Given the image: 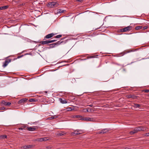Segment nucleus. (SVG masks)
Returning a JSON list of instances; mask_svg holds the SVG:
<instances>
[{
	"label": "nucleus",
	"instance_id": "35",
	"mask_svg": "<svg viewBox=\"0 0 149 149\" xmlns=\"http://www.w3.org/2000/svg\"><path fill=\"white\" fill-rule=\"evenodd\" d=\"M77 1H79L81 2H82L83 1V0H76Z\"/></svg>",
	"mask_w": 149,
	"mask_h": 149
},
{
	"label": "nucleus",
	"instance_id": "40",
	"mask_svg": "<svg viewBox=\"0 0 149 149\" xmlns=\"http://www.w3.org/2000/svg\"><path fill=\"white\" fill-rule=\"evenodd\" d=\"M90 107H92L93 106L92 104H90L89 105Z\"/></svg>",
	"mask_w": 149,
	"mask_h": 149
},
{
	"label": "nucleus",
	"instance_id": "34",
	"mask_svg": "<svg viewBox=\"0 0 149 149\" xmlns=\"http://www.w3.org/2000/svg\"><path fill=\"white\" fill-rule=\"evenodd\" d=\"M147 28H148L147 26H145L143 27V30H145V29H147Z\"/></svg>",
	"mask_w": 149,
	"mask_h": 149
},
{
	"label": "nucleus",
	"instance_id": "22",
	"mask_svg": "<svg viewBox=\"0 0 149 149\" xmlns=\"http://www.w3.org/2000/svg\"><path fill=\"white\" fill-rule=\"evenodd\" d=\"M136 50V49H133L132 50H128L127 51H126L125 52V53H128L132 52H133Z\"/></svg>",
	"mask_w": 149,
	"mask_h": 149
},
{
	"label": "nucleus",
	"instance_id": "33",
	"mask_svg": "<svg viewBox=\"0 0 149 149\" xmlns=\"http://www.w3.org/2000/svg\"><path fill=\"white\" fill-rule=\"evenodd\" d=\"M6 108L4 107H2L0 108V110H3L5 109Z\"/></svg>",
	"mask_w": 149,
	"mask_h": 149
},
{
	"label": "nucleus",
	"instance_id": "8",
	"mask_svg": "<svg viewBox=\"0 0 149 149\" xmlns=\"http://www.w3.org/2000/svg\"><path fill=\"white\" fill-rule=\"evenodd\" d=\"M11 61V60L10 59H9L7 60H6L4 63L3 65V66L4 68L6 67L8 64L10 63Z\"/></svg>",
	"mask_w": 149,
	"mask_h": 149
},
{
	"label": "nucleus",
	"instance_id": "11",
	"mask_svg": "<svg viewBox=\"0 0 149 149\" xmlns=\"http://www.w3.org/2000/svg\"><path fill=\"white\" fill-rule=\"evenodd\" d=\"M59 101L62 104H65L67 103V102L66 100L65 99L63 98H59Z\"/></svg>",
	"mask_w": 149,
	"mask_h": 149
},
{
	"label": "nucleus",
	"instance_id": "30",
	"mask_svg": "<svg viewBox=\"0 0 149 149\" xmlns=\"http://www.w3.org/2000/svg\"><path fill=\"white\" fill-rule=\"evenodd\" d=\"M145 136H149V133H146L144 134V135Z\"/></svg>",
	"mask_w": 149,
	"mask_h": 149
},
{
	"label": "nucleus",
	"instance_id": "24",
	"mask_svg": "<svg viewBox=\"0 0 149 149\" xmlns=\"http://www.w3.org/2000/svg\"><path fill=\"white\" fill-rule=\"evenodd\" d=\"M142 26H137L135 27V29L136 30H139L142 29Z\"/></svg>",
	"mask_w": 149,
	"mask_h": 149
},
{
	"label": "nucleus",
	"instance_id": "16",
	"mask_svg": "<svg viewBox=\"0 0 149 149\" xmlns=\"http://www.w3.org/2000/svg\"><path fill=\"white\" fill-rule=\"evenodd\" d=\"M74 109L73 108H72V107H69L67 108L66 109H64L63 110L65 111H70Z\"/></svg>",
	"mask_w": 149,
	"mask_h": 149
},
{
	"label": "nucleus",
	"instance_id": "21",
	"mask_svg": "<svg viewBox=\"0 0 149 149\" xmlns=\"http://www.w3.org/2000/svg\"><path fill=\"white\" fill-rule=\"evenodd\" d=\"M134 108H139L140 107V105L138 104H134Z\"/></svg>",
	"mask_w": 149,
	"mask_h": 149
},
{
	"label": "nucleus",
	"instance_id": "6",
	"mask_svg": "<svg viewBox=\"0 0 149 149\" xmlns=\"http://www.w3.org/2000/svg\"><path fill=\"white\" fill-rule=\"evenodd\" d=\"M1 104L6 106H9L11 104V102H6L4 100L1 102Z\"/></svg>",
	"mask_w": 149,
	"mask_h": 149
},
{
	"label": "nucleus",
	"instance_id": "38",
	"mask_svg": "<svg viewBox=\"0 0 149 149\" xmlns=\"http://www.w3.org/2000/svg\"><path fill=\"white\" fill-rule=\"evenodd\" d=\"M136 97V96H135L134 95H132V97L134 99V98H135Z\"/></svg>",
	"mask_w": 149,
	"mask_h": 149
},
{
	"label": "nucleus",
	"instance_id": "28",
	"mask_svg": "<svg viewBox=\"0 0 149 149\" xmlns=\"http://www.w3.org/2000/svg\"><path fill=\"white\" fill-rule=\"evenodd\" d=\"M30 102H33L35 101V100L34 99H31L29 100Z\"/></svg>",
	"mask_w": 149,
	"mask_h": 149
},
{
	"label": "nucleus",
	"instance_id": "9",
	"mask_svg": "<svg viewBox=\"0 0 149 149\" xmlns=\"http://www.w3.org/2000/svg\"><path fill=\"white\" fill-rule=\"evenodd\" d=\"M139 131H138L137 127H136L134 129L133 131L130 132V134H133L137 133Z\"/></svg>",
	"mask_w": 149,
	"mask_h": 149
},
{
	"label": "nucleus",
	"instance_id": "29",
	"mask_svg": "<svg viewBox=\"0 0 149 149\" xmlns=\"http://www.w3.org/2000/svg\"><path fill=\"white\" fill-rule=\"evenodd\" d=\"M82 111L83 112H88V109H84Z\"/></svg>",
	"mask_w": 149,
	"mask_h": 149
},
{
	"label": "nucleus",
	"instance_id": "20",
	"mask_svg": "<svg viewBox=\"0 0 149 149\" xmlns=\"http://www.w3.org/2000/svg\"><path fill=\"white\" fill-rule=\"evenodd\" d=\"M7 136L6 135H1L0 136V139H4L6 138Z\"/></svg>",
	"mask_w": 149,
	"mask_h": 149
},
{
	"label": "nucleus",
	"instance_id": "19",
	"mask_svg": "<svg viewBox=\"0 0 149 149\" xmlns=\"http://www.w3.org/2000/svg\"><path fill=\"white\" fill-rule=\"evenodd\" d=\"M8 6H4L0 7V10H4L7 9L8 8Z\"/></svg>",
	"mask_w": 149,
	"mask_h": 149
},
{
	"label": "nucleus",
	"instance_id": "3",
	"mask_svg": "<svg viewBox=\"0 0 149 149\" xmlns=\"http://www.w3.org/2000/svg\"><path fill=\"white\" fill-rule=\"evenodd\" d=\"M62 42H60V41H58L56 43L52 44L50 45V48H54L56 46L59 45Z\"/></svg>",
	"mask_w": 149,
	"mask_h": 149
},
{
	"label": "nucleus",
	"instance_id": "31",
	"mask_svg": "<svg viewBox=\"0 0 149 149\" xmlns=\"http://www.w3.org/2000/svg\"><path fill=\"white\" fill-rule=\"evenodd\" d=\"M143 91L145 93H148L149 92V90H145Z\"/></svg>",
	"mask_w": 149,
	"mask_h": 149
},
{
	"label": "nucleus",
	"instance_id": "15",
	"mask_svg": "<svg viewBox=\"0 0 149 149\" xmlns=\"http://www.w3.org/2000/svg\"><path fill=\"white\" fill-rule=\"evenodd\" d=\"M31 146L30 145H26L22 147V148H23L24 149H27L29 148H31Z\"/></svg>",
	"mask_w": 149,
	"mask_h": 149
},
{
	"label": "nucleus",
	"instance_id": "27",
	"mask_svg": "<svg viewBox=\"0 0 149 149\" xmlns=\"http://www.w3.org/2000/svg\"><path fill=\"white\" fill-rule=\"evenodd\" d=\"M42 141H46L48 140V139H47V137H44L43 138H42Z\"/></svg>",
	"mask_w": 149,
	"mask_h": 149
},
{
	"label": "nucleus",
	"instance_id": "37",
	"mask_svg": "<svg viewBox=\"0 0 149 149\" xmlns=\"http://www.w3.org/2000/svg\"><path fill=\"white\" fill-rule=\"evenodd\" d=\"M129 98H132V95H128V97Z\"/></svg>",
	"mask_w": 149,
	"mask_h": 149
},
{
	"label": "nucleus",
	"instance_id": "36",
	"mask_svg": "<svg viewBox=\"0 0 149 149\" xmlns=\"http://www.w3.org/2000/svg\"><path fill=\"white\" fill-rule=\"evenodd\" d=\"M58 12L60 13H62L63 12V11L62 10H59Z\"/></svg>",
	"mask_w": 149,
	"mask_h": 149
},
{
	"label": "nucleus",
	"instance_id": "13",
	"mask_svg": "<svg viewBox=\"0 0 149 149\" xmlns=\"http://www.w3.org/2000/svg\"><path fill=\"white\" fill-rule=\"evenodd\" d=\"M27 100V99L26 98H23L21 100H19L18 102V104H22L25 101H26Z\"/></svg>",
	"mask_w": 149,
	"mask_h": 149
},
{
	"label": "nucleus",
	"instance_id": "14",
	"mask_svg": "<svg viewBox=\"0 0 149 149\" xmlns=\"http://www.w3.org/2000/svg\"><path fill=\"white\" fill-rule=\"evenodd\" d=\"M27 129L29 131H34L36 128L34 127H29L27 128Z\"/></svg>",
	"mask_w": 149,
	"mask_h": 149
},
{
	"label": "nucleus",
	"instance_id": "26",
	"mask_svg": "<svg viewBox=\"0 0 149 149\" xmlns=\"http://www.w3.org/2000/svg\"><path fill=\"white\" fill-rule=\"evenodd\" d=\"M61 36H62V35H58L56 36L55 37V38H60L61 37Z\"/></svg>",
	"mask_w": 149,
	"mask_h": 149
},
{
	"label": "nucleus",
	"instance_id": "7",
	"mask_svg": "<svg viewBox=\"0 0 149 149\" xmlns=\"http://www.w3.org/2000/svg\"><path fill=\"white\" fill-rule=\"evenodd\" d=\"M132 27L131 26H128L126 27L123 29V31L124 32H126L128 31H130L131 30Z\"/></svg>",
	"mask_w": 149,
	"mask_h": 149
},
{
	"label": "nucleus",
	"instance_id": "10",
	"mask_svg": "<svg viewBox=\"0 0 149 149\" xmlns=\"http://www.w3.org/2000/svg\"><path fill=\"white\" fill-rule=\"evenodd\" d=\"M54 35L53 33L48 34L45 36V38L46 39L50 38L52 37Z\"/></svg>",
	"mask_w": 149,
	"mask_h": 149
},
{
	"label": "nucleus",
	"instance_id": "23",
	"mask_svg": "<svg viewBox=\"0 0 149 149\" xmlns=\"http://www.w3.org/2000/svg\"><path fill=\"white\" fill-rule=\"evenodd\" d=\"M35 141H36L42 142V138L37 139L35 140Z\"/></svg>",
	"mask_w": 149,
	"mask_h": 149
},
{
	"label": "nucleus",
	"instance_id": "32",
	"mask_svg": "<svg viewBox=\"0 0 149 149\" xmlns=\"http://www.w3.org/2000/svg\"><path fill=\"white\" fill-rule=\"evenodd\" d=\"M50 41L51 42V43L53 42H55L57 41V40H50Z\"/></svg>",
	"mask_w": 149,
	"mask_h": 149
},
{
	"label": "nucleus",
	"instance_id": "5",
	"mask_svg": "<svg viewBox=\"0 0 149 149\" xmlns=\"http://www.w3.org/2000/svg\"><path fill=\"white\" fill-rule=\"evenodd\" d=\"M80 120L85 121H93V118H90L89 117L82 118L81 119H80Z\"/></svg>",
	"mask_w": 149,
	"mask_h": 149
},
{
	"label": "nucleus",
	"instance_id": "1",
	"mask_svg": "<svg viewBox=\"0 0 149 149\" xmlns=\"http://www.w3.org/2000/svg\"><path fill=\"white\" fill-rule=\"evenodd\" d=\"M58 5V4L56 2H52L49 3L47 4V6L50 8H53L56 7Z\"/></svg>",
	"mask_w": 149,
	"mask_h": 149
},
{
	"label": "nucleus",
	"instance_id": "12",
	"mask_svg": "<svg viewBox=\"0 0 149 149\" xmlns=\"http://www.w3.org/2000/svg\"><path fill=\"white\" fill-rule=\"evenodd\" d=\"M108 131V130L107 129H104L102 130H101V131L99 132L98 133V134H104V133H105L107 132Z\"/></svg>",
	"mask_w": 149,
	"mask_h": 149
},
{
	"label": "nucleus",
	"instance_id": "39",
	"mask_svg": "<svg viewBox=\"0 0 149 149\" xmlns=\"http://www.w3.org/2000/svg\"><path fill=\"white\" fill-rule=\"evenodd\" d=\"M19 130H22L23 129V128L21 127L19 128L18 129Z\"/></svg>",
	"mask_w": 149,
	"mask_h": 149
},
{
	"label": "nucleus",
	"instance_id": "18",
	"mask_svg": "<svg viewBox=\"0 0 149 149\" xmlns=\"http://www.w3.org/2000/svg\"><path fill=\"white\" fill-rule=\"evenodd\" d=\"M42 44H46L51 43V42L50 40H46L42 42Z\"/></svg>",
	"mask_w": 149,
	"mask_h": 149
},
{
	"label": "nucleus",
	"instance_id": "4",
	"mask_svg": "<svg viewBox=\"0 0 149 149\" xmlns=\"http://www.w3.org/2000/svg\"><path fill=\"white\" fill-rule=\"evenodd\" d=\"M139 131H145L147 129L145 126H141L137 127Z\"/></svg>",
	"mask_w": 149,
	"mask_h": 149
},
{
	"label": "nucleus",
	"instance_id": "25",
	"mask_svg": "<svg viewBox=\"0 0 149 149\" xmlns=\"http://www.w3.org/2000/svg\"><path fill=\"white\" fill-rule=\"evenodd\" d=\"M75 117L79 118L80 120V119H81L82 118H83L82 116L79 115H76L75 116Z\"/></svg>",
	"mask_w": 149,
	"mask_h": 149
},
{
	"label": "nucleus",
	"instance_id": "2",
	"mask_svg": "<svg viewBox=\"0 0 149 149\" xmlns=\"http://www.w3.org/2000/svg\"><path fill=\"white\" fill-rule=\"evenodd\" d=\"M83 132L81 130H76L74 132L72 133V134L73 135H76L82 134Z\"/></svg>",
	"mask_w": 149,
	"mask_h": 149
},
{
	"label": "nucleus",
	"instance_id": "17",
	"mask_svg": "<svg viewBox=\"0 0 149 149\" xmlns=\"http://www.w3.org/2000/svg\"><path fill=\"white\" fill-rule=\"evenodd\" d=\"M59 116L54 115L51 117H49L48 118L49 119H54L57 118Z\"/></svg>",
	"mask_w": 149,
	"mask_h": 149
}]
</instances>
